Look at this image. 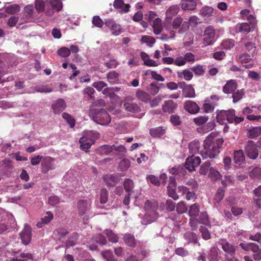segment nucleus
<instances>
[{"label": "nucleus", "instance_id": "2f4dec72", "mask_svg": "<svg viewBox=\"0 0 261 261\" xmlns=\"http://www.w3.org/2000/svg\"><path fill=\"white\" fill-rule=\"evenodd\" d=\"M77 207L80 212H86L90 208L91 204L86 200L81 199L78 201Z\"/></svg>", "mask_w": 261, "mask_h": 261}, {"label": "nucleus", "instance_id": "20e7f679", "mask_svg": "<svg viewBox=\"0 0 261 261\" xmlns=\"http://www.w3.org/2000/svg\"><path fill=\"white\" fill-rule=\"evenodd\" d=\"M35 11L32 5L25 6L21 13V18L19 25H20L25 23H28L32 21L35 17Z\"/></svg>", "mask_w": 261, "mask_h": 261}, {"label": "nucleus", "instance_id": "a878e982", "mask_svg": "<svg viewBox=\"0 0 261 261\" xmlns=\"http://www.w3.org/2000/svg\"><path fill=\"white\" fill-rule=\"evenodd\" d=\"M247 136L251 139H254L261 135V126L252 127L247 130Z\"/></svg>", "mask_w": 261, "mask_h": 261}, {"label": "nucleus", "instance_id": "4d7b16f0", "mask_svg": "<svg viewBox=\"0 0 261 261\" xmlns=\"http://www.w3.org/2000/svg\"><path fill=\"white\" fill-rule=\"evenodd\" d=\"M112 147H114V148H113L112 152H114V153L115 154H122L126 152L125 148L123 145H120L118 146H116L115 145H112Z\"/></svg>", "mask_w": 261, "mask_h": 261}, {"label": "nucleus", "instance_id": "864d4df0", "mask_svg": "<svg viewBox=\"0 0 261 261\" xmlns=\"http://www.w3.org/2000/svg\"><path fill=\"white\" fill-rule=\"evenodd\" d=\"M35 7L38 13L44 12L45 9L44 2L43 0H36L35 2Z\"/></svg>", "mask_w": 261, "mask_h": 261}, {"label": "nucleus", "instance_id": "e2e57ef3", "mask_svg": "<svg viewBox=\"0 0 261 261\" xmlns=\"http://www.w3.org/2000/svg\"><path fill=\"white\" fill-rule=\"evenodd\" d=\"M106 235L108 237L109 241L112 243H116L118 241L117 236L111 230H106Z\"/></svg>", "mask_w": 261, "mask_h": 261}, {"label": "nucleus", "instance_id": "7ed1b4c3", "mask_svg": "<svg viewBox=\"0 0 261 261\" xmlns=\"http://www.w3.org/2000/svg\"><path fill=\"white\" fill-rule=\"evenodd\" d=\"M191 217L190 223L192 227H195L198 223L210 225V221L207 213H188Z\"/></svg>", "mask_w": 261, "mask_h": 261}, {"label": "nucleus", "instance_id": "6e6552de", "mask_svg": "<svg viewBox=\"0 0 261 261\" xmlns=\"http://www.w3.org/2000/svg\"><path fill=\"white\" fill-rule=\"evenodd\" d=\"M32 229L31 226L25 224L23 229L19 234L22 243L24 245H27L31 242L32 237Z\"/></svg>", "mask_w": 261, "mask_h": 261}, {"label": "nucleus", "instance_id": "dca6fc26", "mask_svg": "<svg viewBox=\"0 0 261 261\" xmlns=\"http://www.w3.org/2000/svg\"><path fill=\"white\" fill-rule=\"evenodd\" d=\"M238 84L234 80L227 81L223 87V92L225 94L232 93L238 88Z\"/></svg>", "mask_w": 261, "mask_h": 261}, {"label": "nucleus", "instance_id": "49530a36", "mask_svg": "<svg viewBox=\"0 0 261 261\" xmlns=\"http://www.w3.org/2000/svg\"><path fill=\"white\" fill-rule=\"evenodd\" d=\"M208 120L207 116H199L193 119V122L197 125H202L206 123Z\"/></svg>", "mask_w": 261, "mask_h": 261}, {"label": "nucleus", "instance_id": "473e14b6", "mask_svg": "<svg viewBox=\"0 0 261 261\" xmlns=\"http://www.w3.org/2000/svg\"><path fill=\"white\" fill-rule=\"evenodd\" d=\"M184 238L188 244H196L198 242V237L195 232L187 231L184 234Z\"/></svg>", "mask_w": 261, "mask_h": 261}, {"label": "nucleus", "instance_id": "aec40b11", "mask_svg": "<svg viewBox=\"0 0 261 261\" xmlns=\"http://www.w3.org/2000/svg\"><path fill=\"white\" fill-rule=\"evenodd\" d=\"M123 240L125 244L131 248H135L138 243V240L135 238L133 234L126 233L123 236Z\"/></svg>", "mask_w": 261, "mask_h": 261}, {"label": "nucleus", "instance_id": "f8f14e48", "mask_svg": "<svg viewBox=\"0 0 261 261\" xmlns=\"http://www.w3.org/2000/svg\"><path fill=\"white\" fill-rule=\"evenodd\" d=\"M243 117L236 116L235 110L234 109H230L226 111V120L228 123H235L238 124L244 120Z\"/></svg>", "mask_w": 261, "mask_h": 261}, {"label": "nucleus", "instance_id": "5701e85b", "mask_svg": "<svg viewBox=\"0 0 261 261\" xmlns=\"http://www.w3.org/2000/svg\"><path fill=\"white\" fill-rule=\"evenodd\" d=\"M240 59L242 65L246 69H249L253 67L254 64L250 57L249 55L244 54L240 56Z\"/></svg>", "mask_w": 261, "mask_h": 261}, {"label": "nucleus", "instance_id": "79ce46f5", "mask_svg": "<svg viewBox=\"0 0 261 261\" xmlns=\"http://www.w3.org/2000/svg\"><path fill=\"white\" fill-rule=\"evenodd\" d=\"M232 94L233 102L236 103L243 98L245 94V92L244 89H240L237 90L236 91H234Z\"/></svg>", "mask_w": 261, "mask_h": 261}, {"label": "nucleus", "instance_id": "9d476101", "mask_svg": "<svg viewBox=\"0 0 261 261\" xmlns=\"http://www.w3.org/2000/svg\"><path fill=\"white\" fill-rule=\"evenodd\" d=\"M201 163V159L199 156L191 155L187 159L185 164V168L190 171H194L195 168L198 167Z\"/></svg>", "mask_w": 261, "mask_h": 261}, {"label": "nucleus", "instance_id": "c03bdc74", "mask_svg": "<svg viewBox=\"0 0 261 261\" xmlns=\"http://www.w3.org/2000/svg\"><path fill=\"white\" fill-rule=\"evenodd\" d=\"M191 69L194 72L195 74L198 76H201L205 73V69L203 65L198 64L193 66Z\"/></svg>", "mask_w": 261, "mask_h": 261}, {"label": "nucleus", "instance_id": "4468645a", "mask_svg": "<svg viewBox=\"0 0 261 261\" xmlns=\"http://www.w3.org/2000/svg\"><path fill=\"white\" fill-rule=\"evenodd\" d=\"M184 107L186 111L193 114L197 113L200 110L198 105L195 102L191 100L185 101Z\"/></svg>", "mask_w": 261, "mask_h": 261}, {"label": "nucleus", "instance_id": "6e6d98bb", "mask_svg": "<svg viewBox=\"0 0 261 261\" xmlns=\"http://www.w3.org/2000/svg\"><path fill=\"white\" fill-rule=\"evenodd\" d=\"M70 49L66 47H61L57 51L58 55L63 58L68 57L70 55Z\"/></svg>", "mask_w": 261, "mask_h": 261}, {"label": "nucleus", "instance_id": "393cba45", "mask_svg": "<svg viewBox=\"0 0 261 261\" xmlns=\"http://www.w3.org/2000/svg\"><path fill=\"white\" fill-rule=\"evenodd\" d=\"M126 111L133 113H139L141 111V109L137 104L132 102H125L123 105Z\"/></svg>", "mask_w": 261, "mask_h": 261}, {"label": "nucleus", "instance_id": "f3484780", "mask_svg": "<svg viewBox=\"0 0 261 261\" xmlns=\"http://www.w3.org/2000/svg\"><path fill=\"white\" fill-rule=\"evenodd\" d=\"M103 180L108 187H114L120 181V177L117 174H107Z\"/></svg>", "mask_w": 261, "mask_h": 261}, {"label": "nucleus", "instance_id": "5fc2aeb1", "mask_svg": "<svg viewBox=\"0 0 261 261\" xmlns=\"http://www.w3.org/2000/svg\"><path fill=\"white\" fill-rule=\"evenodd\" d=\"M218 249L216 247H213L211 248L210 253L208 256V258L210 261H218Z\"/></svg>", "mask_w": 261, "mask_h": 261}, {"label": "nucleus", "instance_id": "a211bd4d", "mask_svg": "<svg viewBox=\"0 0 261 261\" xmlns=\"http://www.w3.org/2000/svg\"><path fill=\"white\" fill-rule=\"evenodd\" d=\"M158 207L159 203L154 199L147 200L144 203V208L148 212H156Z\"/></svg>", "mask_w": 261, "mask_h": 261}, {"label": "nucleus", "instance_id": "4c0bfd02", "mask_svg": "<svg viewBox=\"0 0 261 261\" xmlns=\"http://www.w3.org/2000/svg\"><path fill=\"white\" fill-rule=\"evenodd\" d=\"M101 254L106 261H118L117 258L115 257L113 252L111 250H106L102 251Z\"/></svg>", "mask_w": 261, "mask_h": 261}, {"label": "nucleus", "instance_id": "2eb2a0df", "mask_svg": "<svg viewBox=\"0 0 261 261\" xmlns=\"http://www.w3.org/2000/svg\"><path fill=\"white\" fill-rule=\"evenodd\" d=\"M177 108V104L172 100H167L164 102L162 105V110L164 112L172 114Z\"/></svg>", "mask_w": 261, "mask_h": 261}, {"label": "nucleus", "instance_id": "e433bc0d", "mask_svg": "<svg viewBox=\"0 0 261 261\" xmlns=\"http://www.w3.org/2000/svg\"><path fill=\"white\" fill-rule=\"evenodd\" d=\"M138 99L143 102H147L150 100V95L146 92L139 90L136 93Z\"/></svg>", "mask_w": 261, "mask_h": 261}, {"label": "nucleus", "instance_id": "72a5a7b5", "mask_svg": "<svg viewBox=\"0 0 261 261\" xmlns=\"http://www.w3.org/2000/svg\"><path fill=\"white\" fill-rule=\"evenodd\" d=\"M113 148L114 147H112V145H103L97 148V152L100 155H108L113 152Z\"/></svg>", "mask_w": 261, "mask_h": 261}, {"label": "nucleus", "instance_id": "cd10ccee", "mask_svg": "<svg viewBox=\"0 0 261 261\" xmlns=\"http://www.w3.org/2000/svg\"><path fill=\"white\" fill-rule=\"evenodd\" d=\"M233 154L234 161L236 164L241 165L244 163L245 156L242 150L235 151Z\"/></svg>", "mask_w": 261, "mask_h": 261}, {"label": "nucleus", "instance_id": "ea45409f", "mask_svg": "<svg viewBox=\"0 0 261 261\" xmlns=\"http://www.w3.org/2000/svg\"><path fill=\"white\" fill-rule=\"evenodd\" d=\"M165 133V129L162 127H158L151 128L150 130V134L153 137H160Z\"/></svg>", "mask_w": 261, "mask_h": 261}, {"label": "nucleus", "instance_id": "de8ad7c7", "mask_svg": "<svg viewBox=\"0 0 261 261\" xmlns=\"http://www.w3.org/2000/svg\"><path fill=\"white\" fill-rule=\"evenodd\" d=\"M211 163L210 161H206L200 166L199 173L202 175H206L208 171L210 172Z\"/></svg>", "mask_w": 261, "mask_h": 261}, {"label": "nucleus", "instance_id": "f03ea898", "mask_svg": "<svg viewBox=\"0 0 261 261\" xmlns=\"http://www.w3.org/2000/svg\"><path fill=\"white\" fill-rule=\"evenodd\" d=\"M89 116L95 122L101 125L108 124L111 120L108 113L103 109H90L89 111Z\"/></svg>", "mask_w": 261, "mask_h": 261}, {"label": "nucleus", "instance_id": "7c9ffc66", "mask_svg": "<svg viewBox=\"0 0 261 261\" xmlns=\"http://www.w3.org/2000/svg\"><path fill=\"white\" fill-rule=\"evenodd\" d=\"M199 148L200 142L198 140H194L189 144V152L193 155L198 153Z\"/></svg>", "mask_w": 261, "mask_h": 261}, {"label": "nucleus", "instance_id": "c756f323", "mask_svg": "<svg viewBox=\"0 0 261 261\" xmlns=\"http://www.w3.org/2000/svg\"><path fill=\"white\" fill-rule=\"evenodd\" d=\"M182 95L186 98H194L196 96L194 88L191 85L186 86L182 90Z\"/></svg>", "mask_w": 261, "mask_h": 261}, {"label": "nucleus", "instance_id": "8fccbe9b", "mask_svg": "<svg viewBox=\"0 0 261 261\" xmlns=\"http://www.w3.org/2000/svg\"><path fill=\"white\" fill-rule=\"evenodd\" d=\"M217 121L220 124L225 123V120L226 119V111L221 110L219 112L216 116Z\"/></svg>", "mask_w": 261, "mask_h": 261}, {"label": "nucleus", "instance_id": "bb28decb", "mask_svg": "<svg viewBox=\"0 0 261 261\" xmlns=\"http://www.w3.org/2000/svg\"><path fill=\"white\" fill-rule=\"evenodd\" d=\"M79 142L81 148L82 149L85 150L86 151H87V150L91 147L92 144H93L92 141L90 140V139L86 136L81 137Z\"/></svg>", "mask_w": 261, "mask_h": 261}, {"label": "nucleus", "instance_id": "13d9d810", "mask_svg": "<svg viewBox=\"0 0 261 261\" xmlns=\"http://www.w3.org/2000/svg\"><path fill=\"white\" fill-rule=\"evenodd\" d=\"M130 167V162L127 159L122 160L119 164V168L122 171L127 170Z\"/></svg>", "mask_w": 261, "mask_h": 261}, {"label": "nucleus", "instance_id": "0e129e2a", "mask_svg": "<svg viewBox=\"0 0 261 261\" xmlns=\"http://www.w3.org/2000/svg\"><path fill=\"white\" fill-rule=\"evenodd\" d=\"M20 11V7L18 5H11L6 8V12L8 14H14Z\"/></svg>", "mask_w": 261, "mask_h": 261}, {"label": "nucleus", "instance_id": "774afa93", "mask_svg": "<svg viewBox=\"0 0 261 261\" xmlns=\"http://www.w3.org/2000/svg\"><path fill=\"white\" fill-rule=\"evenodd\" d=\"M148 182H150L155 186H159L160 185V180L159 178L153 175H148L146 177Z\"/></svg>", "mask_w": 261, "mask_h": 261}, {"label": "nucleus", "instance_id": "423d86ee", "mask_svg": "<svg viewBox=\"0 0 261 261\" xmlns=\"http://www.w3.org/2000/svg\"><path fill=\"white\" fill-rule=\"evenodd\" d=\"M215 30L212 25L207 27L204 31L203 43L205 46L211 45L215 42Z\"/></svg>", "mask_w": 261, "mask_h": 261}, {"label": "nucleus", "instance_id": "4be33fe9", "mask_svg": "<svg viewBox=\"0 0 261 261\" xmlns=\"http://www.w3.org/2000/svg\"><path fill=\"white\" fill-rule=\"evenodd\" d=\"M197 6V3L195 0H182L180 6L184 10H194Z\"/></svg>", "mask_w": 261, "mask_h": 261}, {"label": "nucleus", "instance_id": "58836bf2", "mask_svg": "<svg viewBox=\"0 0 261 261\" xmlns=\"http://www.w3.org/2000/svg\"><path fill=\"white\" fill-rule=\"evenodd\" d=\"M123 187L125 191L129 193L132 192L134 188V182L130 178H126L124 180Z\"/></svg>", "mask_w": 261, "mask_h": 261}, {"label": "nucleus", "instance_id": "69168bd1", "mask_svg": "<svg viewBox=\"0 0 261 261\" xmlns=\"http://www.w3.org/2000/svg\"><path fill=\"white\" fill-rule=\"evenodd\" d=\"M183 19L180 17H176L172 21V26L173 29L177 30L180 29V27L182 23Z\"/></svg>", "mask_w": 261, "mask_h": 261}, {"label": "nucleus", "instance_id": "39448f33", "mask_svg": "<svg viewBox=\"0 0 261 261\" xmlns=\"http://www.w3.org/2000/svg\"><path fill=\"white\" fill-rule=\"evenodd\" d=\"M244 150L247 156L251 159L255 160L258 155L257 146L253 141L249 140L246 142Z\"/></svg>", "mask_w": 261, "mask_h": 261}, {"label": "nucleus", "instance_id": "338daca9", "mask_svg": "<svg viewBox=\"0 0 261 261\" xmlns=\"http://www.w3.org/2000/svg\"><path fill=\"white\" fill-rule=\"evenodd\" d=\"M252 252H253L252 256L255 260L259 261L261 260V249L259 248L258 245L255 246Z\"/></svg>", "mask_w": 261, "mask_h": 261}, {"label": "nucleus", "instance_id": "a19ab883", "mask_svg": "<svg viewBox=\"0 0 261 261\" xmlns=\"http://www.w3.org/2000/svg\"><path fill=\"white\" fill-rule=\"evenodd\" d=\"M179 11V7L177 5L170 6L166 11V16L169 18H171L173 16L177 14Z\"/></svg>", "mask_w": 261, "mask_h": 261}, {"label": "nucleus", "instance_id": "a18cd8bd", "mask_svg": "<svg viewBox=\"0 0 261 261\" xmlns=\"http://www.w3.org/2000/svg\"><path fill=\"white\" fill-rule=\"evenodd\" d=\"M208 176L213 180H217L221 179L222 178V175L220 173L217 169L214 168H211L210 169Z\"/></svg>", "mask_w": 261, "mask_h": 261}, {"label": "nucleus", "instance_id": "c85d7f7f", "mask_svg": "<svg viewBox=\"0 0 261 261\" xmlns=\"http://www.w3.org/2000/svg\"><path fill=\"white\" fill-rule=\"evenodd\" d=\"M153 32L156 35L160 34L163 30L162 21L160 18H156L153 21L152 25Z\"/></svg>", "mask_w": 261, "mask_h": 261}, {"label": "nucleus", "instance_id": "412c9836", "mask_svg": "<svg viewBox=\"0 0 261 261\" xmlns=\"http://www.w3.org/2000/svg\"><path fill=\"white\" fill-rule=\"evenodd\" d=\"M234 30L237 33H241L246 35L251 32V27L248 23H239L235 26Z\"/></svg>", "mask_w": 261, "mask_h": 261}, {"label": "nucleus", "instance_id": "603ef678", "mask_svg": "<svg viewBox=\"0 0 261 261\" xmlns=\"http://www.w3.org/2000/svg\"><path fill=\"white\" fill-rule=\"evenodd\" d=\"M249 175L250 177L256 178V179H260L261 178V168L256 167L254 168L249 173Z\"/></svg>", "mask_w": 261, "mask_h": 261}, {"label": "nucleus", "instance_id": "3c124183", "mask_svg": "<svg viewBox=\"0 0 261 261\" xmlns=\"http://www.w3.org/2000/svg\"><path fill=\"white\" fill-rule=\"evenodd\" d=\"M49 2L53 9L57 12H59L62 10L63 4L60 0H50Z\"/></svg>", "mask_w": 261, "mask_h": 261}, {"label": "nucleus", "instance_id": "bf43d9fd", "mask_svg": "<svg viewBox=\"0 0 261 261\" xmlns=\"http://www.w3.org/2000/svg\"><path fill=\"white\" fill-rule=\"evenodd\" d=\"M224 192L225 191L224 188L219 187L216 193L215 196V200L217 202H219L222 200L224 196Z\"/></svg>", "mask_w": 261, "mask_h": 261}, {"label": "nucleus", "instance_id": "f704fd0d", "mask_svg": "<svg viewBox=\"0 0 261 261\" xmlns=\"http://www.w3.org/2000/svg\"><path fill=\"white\" fill-rule=\"evenodd\" d=\"M48 216H46L41 218L40 221L37 222L36 226L38 228H42L45 224H48L53 219V213H47Z\"/></svg>", "mask_w": 261, "mask_h": 261}, {"label": "nucleus", "instance_id": "37998d69", "mask_svg": "<svg viewBox=\"0 0 261 261\" xmlns=\"http://www.w3.org/2000/svg\"><path fill=\"white\" fill-rule=\"evenodd\" d=\"M141 41L142 43H146L147 45L149 47L153 46L155 42V39L153 37L145 35L142 36Z\"/></svg>", "mask_w": 261, "mask_h": 261}, {"label": "nucleus", "instance_id": "ddd939ff", "mask_svg": "<svg viewBox=\"0 0 261 261\" xmlns=\"http://www.w3.org/2000/svg\"><path fill=\"white\" fill-rule=\"evenodd\" d=\"M220 244L222 246L223 250L234 257L236 253V247L230 244L226 239H221Z\"/></svg>", "mask_w": 261, "mask_h": 261}, {"label": "nucleus", "instance_id": "b1692460", "mask_svg": "<svg viewBox=\"0 0 261 261\" xmlns=\"http://www.w3.org/2000/svg\"><path fill=\"white\" fill-rule=\"evenodd\" d=\"M158 213H145L142 217L141 223L147 225L154 221L158 217Z\"/></svg>", "mask_w": 261, "mask_h": 261}, {"label": "nucleus", "instance_id": "0eeeda50", "mask_svg": "<svg viewBox=\"0 0 261 261\" xmlns=\"http://www.w3.org/2000/svg\"><path fill=\"white\" fill-rule=\"evenodd\" d=\"M56 168L55 159L49 156H44L41 162L40 170L42 173L46 174L48 171Z\"/></svg>", "mask_w": 261, "mask_h": 261}, {"label": "nucleus", "instance_id": "1a4fd4ad", "mask_svg": "<svg viewBox=\"0 0 261 261\" xmlns=\"http://www.w3.org/2000/svg\"><path fill=\"white\" fill-rule=\"evenodd\" d=\"M105 24L109 29L114 36H118L122 32L121 25L113 19H105Z\"/></svg>", "mask_w": 261, "mask_h": 261}, {"label": "nucleus", "instance_id": "6ab92c4d", "mask_svg": "<svg viewBox=\"0 0 261 261\" xmlns=\"http://www.w3.org/2000/svg\"><path fill=\"white\" fill-rule=\"evenodd\" d=\"M66 107V105L65 101L61 98L58 99L53 103L51 108L55 114H59L64 110Z\"/></svg>", "mask_w": 261, "mask_h": 261}, {"label": "nucleus", "instance_id": "680f3d73", "mask_svg": "<svg viewBox=\"0 0 261 261\" xmlns=\"http://www.w3.org/2000/svg\"><path fill=\"white\" fill-rule=\"evenodd\" d=\"M19 21V17L16 15L10 16L7 20V24L9 27L12 28L16 25Z\"/></svg>", "mask_w": 261, "mask_h": 261}, {"label": "nucleus", "instance_id": "09e8293b", "mask_svg": "<svg viewBox=\"0 0 261 261\" xmlns=\"http://www.w3.org/2000/svg\"><path fill=\"white\" fill-rule=\"evenodd\" d=\"M234 179V177L230 175H226L224 176V178L221 181L222 185L226 187L228 186L233 184Z\"/></svg>", "mask_w": 261, "mask_h": 261}, {"label": "nucleus", "instance_id": "052dcab7", "mask_svg": "<svg viewBox=\"0 0 261 261\" xmlns=\"http://www.w3.org/2000/svg\"><path fill=\"white\" fill-rule=\"evenodd\" d=\"M62 117L69 124L70 127L72 128L75 125V120L71 117V115L66 113L62 114Z\"/></svg>", "mask_w": 261, "mask_h": 261}, {"label": "nucleus", "instance_id": "c9c22d12", "mask_svg": "<svg viewBox=\"0 0 261 261\" xmlns=\"http://www.w3.org/2000/svg\"><path fill=\"white\" fill-rule=\"evenodd\" d=\"M108 81L111 84H115L118 83L119 74L115 71L109 72L107 76Z\"/></svg>", "mask_w": 261, "mask_h": 261}, {"label": "nucleus", "instance_id": "f257e3e1", "mask_svg": "<svg viewBox=\"0 0 261 261\" xmlns=\"http://www.w3.org/2000/svg\"><path fill=\"white\" fill-rule=\"evenodd\" d=\"M214 135L212 133L204 141L203 146L204 152L201 153L203 159L208 157L211 159L215 158L220 152V149L224 140L222 138H215Z\"/></svg>", "mask_w": 261, "mask_h": 261}, {"label": "nucleus", "instance_id": "9b49d317", "mask_svg": "<svg viewBox=\"0 0 261 261\" xmlns=\"http://www.w3.org/2000/svg\"><path fill=\"white\" fill-rule=\"evenodd\" d=\"M113 6L120 13H127L130 7L128 4H125L123 0H115Z\"/></svg>", "mask_w": 261, "mask_h": 261}]
</instances>
